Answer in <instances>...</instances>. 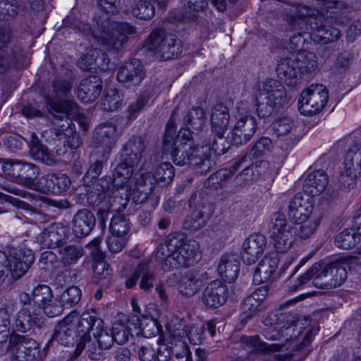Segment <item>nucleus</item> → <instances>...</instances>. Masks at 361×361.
<instances>
[{"mask_svg":"<svg viewBox=\"0 0 361 361\" xmlns=\"http://www.w3.org/2000/svg\"><path fill=\"white\" fill-rule=\"evenodd\" d=\"M72 85L69 80L56 78L52 82V89L55 97L47 94L44 96V98L49 96L55 101L65 102L66 100H62V99L68 97Z\"/></svg>","mask_w":361,"mask_h":361,"instance_id":"55","label":"nucleus"},{"mask_svg":"<svg viewBox=\"0 0 361 361\" xmlns=\"http://www.w3.org/2000/svg\"><path fill=\"white\" fill-rule=\"evenodd\" d=\"M293 317V322H284L279 330H276L275 328L271 331L267 329L264 331V336L269 340H279L281 337H286V341H290L297 338L301 334L300 329L297 328V323L298 318L296 314H292Z\"/></svg>","mask_w":361,"mask_h":361,"instance_id":"38","label":"nucleus"},{"mask_svg":"<svg viewBox=\"0 0 361 361\" xmlns=\"http://www.w3.org/2000/svg\"><path fill=\"white\" fill-rule=\"evenodd\" d=\"M68 239L67 228L54 223L44 228L36 238V241L42 248L55 249L64 245Z\"/></svg>","mask_w":361,"mask_h":361,"instance_id":"19","label":"nucleus"},{"mask_svg":"<svg viewBox=\"0 0 361 361\" xmlns=\"http://www.w3.org/2000/svg\"><path fill=\"white\" fill-rule=\"evenodd\" d=\"M154 4L155 0H137L128 8V11L138 18L149 20L155 14Z\"/></svg>","mask_w":361,"mask_h":361,"instance_id":"45","label":"nucleus"},{"mask_svg":"<svg viewBox=\"0 0 361 361\" xmlns=\"http://www.w3.org/2000/svg\"><path fill=\"white\" fill-rule=\"evenodd\" d=\"M93 281L97 283H108L111 276L112 270L107 262H100L92 265Z\"/></svg>","mask_w":361,"mask_h":361,"instance_id":"63","label":"nucleus"},{"mask_svg":"<svg viewBox=\"0 0 361 361\" xmlns=\"http://www.w3.org/2000/svg\"><path fill=\"white\" fill-rule=\"evenodd\" d=\"M318 67V58L312 51L302 50L290 57L281 59L277 63L276 73L280 80L288 86L300 83L305 77L314 73Z\"/></svg>","mask_w":361,"mask_h":361,"instance_id":"4","label":"nucleus"},{"mask_svg":"<svg viewBox=\"0 0 361 361\" xmlns=\"http://www.w3.org/2000/svg\"><path fill=\"white\" fill-rule=\"evenodd\" d=\"M102 82L96 75L87 77L80 83L78 90V98L85 104L94 102L100 95Z\"/></svg>","mask_w":361,"mask_h":361,"instance_id":"32","label":"nucleus"},{"mask_svg":"<svg viewBox=\"0 0 361 361\" xmlns=\"http://www.w3.org/2000/svg\"><path fill=\"white\" fill-rule=\"evenodd\" d=\"M28 145L30 154L35 160L41 161L47 166H52L56 164L54 154L40 142L35 133L30 135Z\"/></svg>","mask_w":361,"mask_h":361,"instance_id":"40","label":"nucleus"},{"mask_svg":"<svg viewBox=\"0 0 361 361\" xmlns=\"http://www.w3.org/2000/svg\"><path fill=\"white\" fill-rule=\"evenodd\" d=\"M117 126L112 122L100 123L96 127L94 137L96 142L104 147L103 155L108 159L111 149L115 146L119 137Z\"/></svg>","mask_w":361,"mask_h":361,"instance_id":"22","label":"nucleus"},{"mask_svg":"<svg viewBox=\"0 0 361 361\" xmlns=\"http://www.w3.org/2000/svg\"><path fill=\"white\" fill-rule=\"evenodd\" d=\"M217 270L219 276L224 282L233 283L237 279L240 271L238 256L235 254L222 255Z\"/></svg>","mask_w":361,"mask_h":361,"instance_id":"33","label":"nucleus"},{"mask_svg":"<svg viewBox=\"0 0 361 361\" xmlns=\"http://www.w3.org/2000/svg\"><path fill=\"white\" fill-rule=\"evenodd\" d=\"M97 2L104 13L94 15L90 28L92 35L106 49L121 51L127 44V35L135 33V27L128 23L114 21L109 16L119 12L120 0H97Z\"/></svg>","mask_w":361,"mask_h":361,"instance_id":"1","label":"nucleus"},{"mask_svg":"<svg viewBox=\"0 0 361 361\" xmlns=\"http://www.w3.org/2000/svg\"><path fill=\"white\" fill-rule=\"evenodd\" d=\"M313 10L304 4H299L295 7L294 14L290 19V25L292 27L299 26V23L305 20L307 27L310 25L312 30L317 34V42L322 44H328L337 40L341 36L340 30L329 24V20L322 15L313 17Z\"/></svg>","mask_w":361,"mask_h":361,"instance_id":"6","label":"nucleus"},{"mask_svg":"<svg viewBox=\"0 0 361 361\" xmlns=\"http://www.w3.org/2000/svg\"><path fill=\"white\" fill-rule=\"evenodd\" d=\"M231 179V171L222 169L210 175L204 182V186L212 190L223 189L227 186Z\"/></svg>","mask_w":361,"mask_h":361,"instance_id":"47","label":"nucleus"},{"mask_svg":"<svg viewBox=\"0 0 361 361\" xmlns=\"http://www.w3.org/2000/svg\"><path fill=\"white\" fill-rule=\"evenodd\" d=\"M231 114L226 105L216 104L211 109L209 122L213 134L222 140L230 124Z\"/></svg>","mask_w":361,"mask_h":361,"instance_id":"23","label":"nucleus"},{"mask_svg":"<svg viewBox=\"0 0 361 361\" xmlns=\"http://www.w3.org/2000/svg\"><path fill=\"white\" fill-rule=\"evenodd\" d=\"M146 152V145L141 137H132L123 147L121 158L131 164L138 165Z\"/></svg>","mask_w":361,"mask_h":361,"instance_id":"34","label":"nucleus"},{"mask_svg":"<svg viewBox=\"0 0 361 361\" xmlns=\"http://www.w3.org/2000/svg\"><path fill=\"white\" fill-rule=\"evenodd\" d=\"M261 166L257 164H252L245 167L234 178L237 187H244L257 181L262 176Z\"/></svg>","mask_w":361,"mask_h":361,"instance_id":"46","label":"nucleus"},{"mask_svg":"<svg viewBox=\"0 0 361 361\" xmlns=\"http://www.w3.org/2000/svg\"><path fill=\"white\" fill-rule=\"evenodd\" d=\"M135 322L137 324L139 331L137 334L142 335L145 338H151L158 334L159 330L156 320L148 317L143 316L142 319L137 316H133L132 322Z\"/></svg>","mask_w":361,"mask_h":361,"instance_id":"48","label":"nucleus"},{"mask_svg":"<svg viewBox=\"0 0 361 361\" xmlns=\"http://www.w3.org/2000/svg\"><path fill=\"white\" fill-rule=\"evenodd\" d=\"M44 190L53 194H61L66 192L71 184L70 178L65 173H49L40 179Z\"/></svg>","mask_w":361,"mask_h":361,"instance_id":"36","label":"nucleus"},{"mask_svg":"<svg viewBox=\"0 0 361 361\" xmlns=\"http://www.w3.org/2000/svg\"><path fill=\"white\" fill-rule=\"evenodd\" d=\"M78 334V326L75 329L72 317L71 315L66 316L56 325L54 334L47 343L46 347L54 345L55 342L64 346L73 345L75 343L77 345Z\"/></svg>","mask_w":361,"mask_h":361,"instance_id":"18","label":"nucleus"},{"mask_svg":"<svg viewBox=\"0 0 361 361\" xmlns=\"http://www.w3.org/2000/svg\"><path fill=\"white\" fill-rule=\"evenodd\" d=\"M145 71L140 60L132 59L122 64L117 73V79L128 86H139L145 78Z\"/></svg>","mask_w":361,"mask_h":361,"instance_id":"20","label":"nucleus"},{"mask_svg":"<svg viewBox=\"0 0 361 361\" xmlns=\"http://www.w3.org/2000/svg\"><path fill=\"white\" fill-rule=\"evenodd\" d=\"M128 202L129 192L127 190L121 192L116 190L109 196V209L112 212H121L126 209Z\"/></svg>","mask_w":361,"mask_h":361,"instance_id":"54","label":"nucleus"},{"mask_svg":"<svg viewBox=\"0 0 361 361\" xmlns=\"http://www.w3.org/2000/svg\"><path fill=\"white\" fill-rule=\"evenodd\" d=\"M200 244L180 231L171 233L158 245L156 260L165 271L188 267L197 262Z\"/></svg>","mask_w":361,"mask_h":361,"instance_id":"3","label":"nucleus"},{"mask_svg":"<svg viewBox=\"0 0 361 361\" xmlns=\"http://www.w3.org/2000/svg\"><path fill=\"white\" fill-rule=\"evenodd\" d=\"M175 128L167 123L163 137L162 150L169 154L173 162L180 166H190L197 174H205L210 171L213 161L207 154L206 148H195L189 137L184 138Z\"/></svg>","mask_w":361,"mask_h":361,"instance_id":"2","label":"nucleus"},{"mask_svg":"<svg viewBox=\"0 0 361 361\" xmlns=\"http://www.w3.org/2000/svg\"><path fill=\"white\" fill-rule=\"evenodd\" d=\"M152 95V91L149 90L141 92L137 99L129 105L127 111L128 118L131 121L135 119L149 102V100Z\"/></svg>","mask_w":361,"mask_h":361,"instance_id":"56","label":"nucleus"},{"mask_svg":"<svg viewBox=\"0 0 361 361\" xmlns=\"http://www.w3.org/2000/svg\"><path fill=\"white\" fill-rule=\"evenodd\" d=\"M95 224L96 218L94 214L87 209H81L73 217V233L78 238L85 237L92 232Z\"/></svg>","mask_w":361,"mask_h":361,"instance_id":"30","label":"nucleus"},{"mask_svg":"<svg viewBox=\"0 0 361 361\" xmlns=\"http://www.w3.org/2000/svg\"><path fill=\"white\" fill-rule=\"evenodd\" d=\"M81 290L78 286H71L61 295V300L64 307H73L80 301Z\"/></svg>","mask_w":361,"mask_h":361,"instance_id":"62","label":"nucleus"},{"mask_svg":"<svg viewBox=\"0 0 361 361\" xmlns=\"http://www.w3.org/2000/svg\"><path fill=\"white\" fill-rule=\"evenodd\" d=\"M293 317L290 312H269L262 318V323L267 326H281L284 322H293Z\"/></svg>","mask_w":361,"mask_h":361,"instance_id":"59","label":"nucleus"},{"mask_svg":"<svg viewBox=\"0 0 361 361\" xmlns=\"http://www.w3.org/2000/svg\"><path fill=\"white\" fill-rule=\"evenodd\" d=\"M123 99V95L118 89H109L102 98L100 106L105 111H116L121 107Z\"/></svg>","mask_w":361,"mask_h":361,"instance_id":"50","label":"nucleus"},{"mask_svg":"<svg viewBox=\"0 0 361 361\" xmlns=\"http://www.w3.org/2000/svg\"><path fill=\"white\" fill-rule=\"evenodd\" d=\"M228 288L221 281L215 280L209 283L202 293V302L209 308L223 305L228 298Z\"/></svg>","mask_w":361,"mask_h":361,"instance_id":"28","label":"nucleus"},{"mask_svg":"<svg viewBox=\"0 0 361 361\" xmlns=\"http://www.w3.org/2000/svg\"><path fill=\"white\" fill-rule=\"evenodd\" d=\"M60 261L65 267L75 264L85 255V250L78 243L66 245L60 247L59 250Z\"/></svg>","mask_w":361,"mask_h":361,"instance_id":"43","label":"nucleus"},{"mask_svg":"<svg viewBox=\"0 0 361 361\" xmlns=\"http://www.w3.org/2000/svg\"><path fill=\"white\" fill-rule=\"evenodd\" d=\"M273 129L279 139V147L286 153L290 151L302 137L298 122L289 116L278 118L273 124Z\"/></svg>","mask_w":361,"mask_h":361,"instance_id":"14","label":"nucleus"},{"mask_svg":"<svg viewBox=\"0 0 361 361\" xmlns=\"http://www.w3.org/2000/svg\"><path fill=\"white\" fill-rule=\"evenodd\" d=\"M207 4V0H180L179 20H195L198 13L204 11Z\"/></svg>","mask_w":361,"mask_h":361,"instance_id":"41","label":"nucleus"},{"mask_svg":"<svg viewBox=\"0 0 361 361\" xmlns=\"http://www.w3.org/2000/svg\"><path fill=\"white\" fill-rule=\"evenodd\" d=\"M90 332L97 339L101 348L109 350L112 347L114 341L111 329L104 326L103 319L99 317L94 309H90L81 314L78 322V343L75 350L76 356L81 354L86 347L87 342L91 341Z\"/></svg>","mask_w":361,"mask_h":361,"instance_id":"5","label":"nucleus"},{"mask_svg":"<svg viewBox=\"0 0 361 361\" xmlns=\"http://www.w3.org/2000/svg\"><path fill=\"white\" fill-rule=\"evenodd\" d=\"M130 229L129 219L123 215L114 216L110 222L109 231L112 235H124Z\"/></svg>","mask_w":361,"mask_h":361,"instance_id":"60","label":"nucleus"},{"mask_svg":"<svg viewBox=\"0 0 361 361\" xmlns=\"http://www.w3.org/2000/svg\"><path fill=\"white\" fill-rule=\"evenodd\" d=\"M271 147V140L268 137H262L250 148L249 157L252 158L261 157L269 152Z\"/></svg>","mask_w":361,"mask_h":361,"instance_id":"61","label":"nucleus"},{"mask_svg":"<svg viewBox=\"0 0 361 361\" xmlns=\"http://www.w3.org/2000/svg\"><path fill=\"white\" fill-rule=\"evenodd\" d=\"M293 29L296 31V33L290 37V44L292 49H297L300 46L302 47L307 40L305 35L309 34L308 27L305 21L302 20L299 23L298 27H293Z\"/></svg>","mask_w":361,"mask_h":361,"instance_id":"64","label":"nucleus"},{"mask_svg":"<svg viewBox=\"0 0 361 361\" xmlns=\"http://www.w3.org/2000/svg\"><path fill=\"white\" fill-rule=\"evenodd\" d=\"M268 291L267 286H261L244 298L241 304L240 322L242 324H245L265 310L264 300Z\"/></svg>","mask_w":361,"mask_h":361,"instance_id":"17","label":"nucleus"},{"mask_svg":"<svg viewBox=\"0 0 361 361\" xmlns=\"http://www.w3.org/2000/svg\"><path fill=\"white\" fill-rule=\"evenodd\" d=\"M279 262L277 253L264 256L259 261L253 273V282L255 284H260L272 280L279 267Z\"/></svg>","mask_w":361,"mask_h":361,"instance_id":"27","label":"nucleus"},{"mask_svg":"<svg viewBox=\"0 0 361 361\" xmlns=\"http://www.w3.org/2000/svg\"><path fill=\"white\" fill-rule=\"evenodd\" d=\"M319 263H314L304 274L300 275L294 283L289 287L290 291H296L311 282L315 287V279L319 274Z\"/></svg>","mask_w":361,"mask_h":361,"instance_id":"53","label":"nucleus"},{"mask_svg":"<svg viewBox=\"0 0 361 361\" xmlns=\"http://www.w3.org/2000/svg\"><path fill=\"white\" fill-rule=\"evenodd\" d=\"M34 261L32 251L26 247L11 248L8 256L0 251V284L5 280L6 271L11 272L14 279H18L27 272Z\"/></svg>","mask_w":361,"mask_h":361,"instance_id":"10","label":"nucleus"},{"mask_svg":"<svg viewBox=\"0 0 361 361\" xmlns=\"http://www.w3.org/2000/svg\"><path fill=\"white\" fill-rule=\"evenodd\" d=\"M145 47L158 61L176 59L183 50L180 39L161 28L150 32L145 40Z\"/></svg>","mask_w":361,"mask_h":361,"instance_id":"7","label":"nucleus"},{"mask_svg":"<svg viewBox=\"0 0 361 361\" xmlns=\"http://www.w3.org/2000/svg\"><path fill=\"white\" fill-rule=\"evenodd\" d=\"M209 219V213L196 210L184 220L183 226L185 230L197 231L206 226Z\"/></svg>","mask_w":361,"mask_h":361,"instance_id":"52","label":"nucleus"},{"mask_svg":"<svg viewBox=\"0 0 361 361\" xmlns=\"http://www.w3.org/2000/svg\"><path fill=\"white\" fill-rule=\"evenodd\" d=\"M39 343L32 338L18 336L14 361H33L39 354Z\"/></svg>","mask_w":361,"mask_h":361,"instance_id":"37","label":"nucleus"},{"mask_svg":"<svg viewBox=\"0 0 361 361\" xmlns=\"http://www.w3.org/2000/svg\"><path fill=\"white\" fill-rule=\"evenodd\" d=\"M2 171L17 183L30 189L35 187V180L39 174V168L35 164L20 160L5 161Z\"/></svg>","mask_w":361,"mask_h":361,"instance_id":"13","label":"nucleus"},{"mask_svg":"<svg viewBox=\"0 0 361 361\" xmlns=\"http://www.w3.org/2000/svg\"><path fill=\"white\" fill-rule=\"evenodd\" d=\"M319 270L315 279V287L320 289H331L341 286L346 280L348 273L343 264L334 261L326 263L318 262Z\"/></svg>","mask_w":361,"mask_h":361,"instance_id":"11","label":"nucleus"},{"mask_svg":"<svg viewBox=\"0 0 361 361\" xmlns=\"http://www.w3.org/2000/svg\"><path fill=\"white\" fill-rule=\"evenodd\" d=\"M267 246V238L259 233L251 234L243 244L241 257L246 264H252L262 255Z\"/></svg>","mask_w":361,"mask_h":361,"instance_id":"24","label":"nucleus"},{"mask_svg":"<svg viewBox=\"0 0 361 361\" xmlns=\"http://www.w3.org/2000/svg\"><path fill=\"white\" fill-rule=\"evenodd\" d=\"M257 121L252 116H243L237 121L231 132V141L233 145H243L252 137L256 132Z\"/></svg>","mask_w":361,"mask_h":361,"instance_id":"21","label":"nucleus"},{"mask_svg":"<svg viewBox=\"0 0 361 361\" xmlns=\"http://www.w3.org/2000/svg\"><path fill=\"white\" fill-rule=\"evenodd\" d=\"M286 90L283 85L276 80H269L259 87L255 96L257 116L261 118L271 116L278 111L285 101Z\"/></svg>","mask_w":361,"mask_h":361,"instance_id":"8","label":"nucleus"},{"mask_svg":"<svg viewBox=\"0 0 361 361\" xmlns=\"http://www.w3.org/2000/svg\"><path fill=\"white\" fill-rule=\"evenodd\" d=\"M168 339L171 341H183L186 337L187 329L185 322L178 317L172 318L166 326Z\"/></svg>","mask_w":361,"mask_h":361,"instance_id":"51","label":"nucleus"},{"mask_svg":"<svg viewBox=\"0 0 361 361\" xmlns=\"http://www.w3.org/2000/svg\"><path fill=\"white\" fill-rule=\"evenodd\" d=\"M175 176V169L169 162H163L157 166L153 173L147 172L142 175V180L145 185L149 183V190L154 188V181L166 185L171 183Z\"/></svg>","mask_w":361,"mask_h":361,"instance_id":"29","label":"nucleus"},{"mask_svg":"<svg viewBox=\"0 0 361 361\" xmlns=\"http://www.w3.org/2000/svg\"><path fill=\"white\" fill-rule=\"evenodd\" d=\"M121 162L114 169V183L117 188H122L128 182L134 171V167L137 165L131 164L129 161H125L124 159L121 158Z\"/></svg>","mask_w":361,"mask_h":361,"instance_id":"49","label":"nucleus"},{"mask_svg":"<svg viewBox=\"0 0 361 361\" xmlns=\"http://www.w3.org/2000/svg\"><path fill=\"white\" fill-rule=\"evenodd\" d=\"M71 101H55L48 96L45 97L47 110L53 116L51 133L59 140H63L67 136L75 133V125L68 118V111L76 106Z\"/></svg>","mask_w":361,"mask_h":361,"instance_id":"9","label":"nucleus"},{"mask_svg":"<svg viewBox=\"0 0 361 361\" xmlns=\"http://www.w3.org/2000/svg\"><path fill=\"white\" fill-rule=\"evenodd\" d=\"M13 324L16 331L26 333L35 328L42 329L44 325V318L37 309L29 310L26 307H21L16 314Z\"/></svg>","mask_w":361,"mask_h":361,"instance_id":"26","label":"nucleus"},{"mask_svg":"<svg viewBox=\"0 0 361 361\" xmlns=\"http://www.w3.org/2000/svg\"><path fill=\"white\" fill-rule=\"evenodd\" d=\"M151 259H144L135 267L133 274L126 278L125 284L128 288H132L137 284L145 292H149L157 283L156 274L151 269Z\"/></svg>","mask_w":361,"mask_h":361,"instance_id":"16","label":"nucleus"},{"mask_svg":"<svg viewBox=\"0 0 361 361\" xmlns=\"http://www.w3.org/2000/svg\"><path fill=\"white\" fill-rule=\"evenodd\" d=\"M329 99L326 87L322 84L311 85L302 91L298 102V109L304 116L319 113L326 106Z\"/></svg>","mask_w":361,"mask_h":361,"instance_id":"12","label":"nucleus"},{"mask_svg":"<svg viewBox=\"0 0 361 361\" xmlns=\"http://www.w3.org/2000/svg\"><path fill=\"white\" fill-rule=\"evenodd\" d=\"M240 343L246 350L264 354L279 352L284 346L283 343L269 344L262 341L259 340V336H242L240 338Z\"/></svg>","mask_w":361,"mask_h":361,"instance_id":"39","label":"nucleus"},{"mask_svg":"<svg viewBox=\"0 0 361 361\" xmlns=\"http://www.w3.org/2000/svg\"><path fill=\"white\" fill-rule=\"evenodd\" d=\"M207 118L204 109L201 107L190 109L183 118L184 125L189 133L197 134L205 124Z\"/></svg>","mask_w":361,"mask_h":361,"instance_id":"42","label":"nucleus"},{"mask_svg":"<svg viewBox=\"0 0 361 361\" xmlns=\"http://www.w3.org/2000/svg\"><path fill=\"white\" fill-rule=\"evenodd\" d=\"M33 302L41 314V307L54 298L51 289L47 285H39L32 292Z\"/></svg>","mask_w":361,"mask_h":361,"instance_id":"57","label":"nucleus"},{"mask_svg":"<svg viewBox=\"0 0 361 361\" xmlns=\"http://www.w3.org/2000/svg\"><path fill=\"white\" fill-rule=\"evenodd\" d=\"M322 216L319 212H314L312 216L305 221L296 223V235L301 239H307L314 234L321 224Z\"/></svg>","mask_w":361,"mask_h":361,"instance_id":"44","label":"nucleus"},{"mask_svg":"<svg viewBox=\"0 0 361 361\" xmlns=\"http://www.w3.org/2000/svg\"><path fill=\"white\" fill-rule=\"evenodd\" d=\"M269 226L270 237L276 252L286 253L293 243L292 226L280 214H275Z\"/></svg>","mask_w":361,"mask_h":361,"instance_id":"15","label":"nucleus"},{"mask_svg":"<svg viewBox=\"0 0 361 361\" xmlns=\"http://www.w3.org/2000/svg\"><path fill=\"white\" fill-rule=\"evenodd\" d=\"M208 279L207 273L190 271L183 276L178 284L179 292L187 297L195 295Z\"/></svg>","mask_w":361,"mask_h":361,"instance_id":"31","label":"nucleus"},{"mask_svg":"<svg viewBox=\"0 0 361 361\" xmlns=\"http://www.w3.org/2000/svg\"><path fill=\"white\" fill-rule=\"evenodd\" d=\"M343 171L338 177L339 187L344 190L353 188L356 184V177L361 176V166L355 161V157L348 150L343 161Z\"/></svg>","mask_w":361,"mask_h":361,"instance_id":"25","label":"nucleus"},{"mask_svg":"<svg viewBox=\"0 0 361 361\" xmlns=\"http://www.w3.org/2000/svg\"><path fill=\"white\" fill-rule=\"evenodd\" d=\"M357 238L354 229L346 228L336 235L334 243L339 248L348 250L356 245Z\"/></svg>","mask_w":361,"mask_h":361,"instance_id":"58","label":"nucleus"},{"mask_svg":"<svg viewBox=\"0 0 361 361\" xmlns=\"http://www.w3.org/2000/svg\"><path fill=\"white\" fill-rule=\"evenodd\" d=\"M329 183L328 176L323 170L311 172L305 179L302 190L309 196H317L322 194Z\"/></svg>","mask_w":361,"mask_h":361,"instance_id":"35","label":"nucleus"}]
</instances>
